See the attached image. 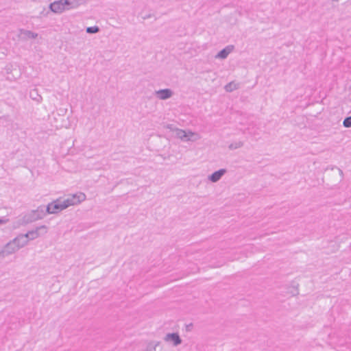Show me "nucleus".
Segmentation results:
<instances>
[{"label":"nucleus","instance_id":"f257e3e1","mask_svg":"<svg viewBox=\"0 0 351 351\" xmlns=\"http://www.w3.org/2000/svg\"><path fill=\"white\" fill-rule=\"evenodd\" d=\"M84 199L85 195L83 193L69 195L66 198H59L49 204L47 210L49 213H56L69 206L79 204Z\"/></svg>","mask_w":351,"mask_h":351},{"label":"nucleus","instance_id":"f03ea898","mask_svg":"<svg viewBox=\"0 0 351 351\" xmlns=\"http://www.w3.org/2000/svg\"><path fill=\"white\" fill-rule=\"evenodd\" d=\"M66 3L62 1H56L51 4L50 8L53 12L60 13L66 9Z\"/></svg>","mask_w":351,"mask_h":351},{"label":"nucleus","instance_id":"7ed1b4c3","mask_svg":"<svg viewBox=\"0 0 351 351\" xmlns=\"http://www.w3.org/2000/svg\"><path fill=\"white\" fill-rule=\"evenodd\" d=\"M157 95L159 97V98L162 99H165L171 97V93L169 90L165 89L158 91Z\"/></svg>","mask_w":351,"mask_h":351},{"label":"nucleus","instance_id":"20e7f679","mask_svg":"<svg viewBox=\"0 0 351 351\" xmlns=\"http://www.w3.org/2000/svg\"><path fill=\"white\" fill-rule=\"evenodd\" d=\"M233 49L232 46H228L226 49L221 50L217 55V57L220 58H225L232 51Z\"/></svg>","mask_w":351,"mask_h":351},{"label":"nucleus","instance_id":"39448f33","mask_svg":"<svg viewBox=\"0 0 351 351\" xmlns=\"http://www.w3.org/2000/svg\"><path fill=\"white\" fill-rule=\"evenodd\" d=\"M167 339L173 341L175 345H178L181 342L180 337L175 333L168 335L167 336Z\"/></svg>","mask_w":351,"mask_h":351},{"label":"nucleus","instance_id":"423d86ee","mask_svg":"<svg viewBox=\"0 0 351 351\" xmlns=\"http://www.w3.org/2000/svg\"><path fill=\"white\" fill-rule=\"evenodd\" d=\"M224 173V171L223 170H219L218 171H216L214 173H213L210 176V180L213 181V182H216L218 180L220 179V178L222 176V175Z\"/></svg>","mask_w":351,"mask_h":351},{"label":"nucleus","instance_id":"0eeeda50","mask_svg":"<svg viewBox=\"0 0 351 351\" xmlns=\"http://www.w3.org/2000/svg\"><path fill=\"white\" fill-rule=\"evenodd\" d=\"M178 136L180 138H190L189 136L186 134V132L185 131L180 130L178 133Z\"/></svg>","mask_w":351,"mask_h":351},{"label":"nucleus","instance_id":"6e6552de","mask_svg":"<svg viewBox=\"0 0 351 351\" xmlns=\"http://www.w3.org/2000/svg\"><path fill=\"white\" fill-rule=\"evenodd\" d=\"M99 31V29L96 26H94V27H89L86 29V32L88 33H90V34H93V33H96Z\"/></svg>","mask_w":351,"mask_h":351},{"label":"nucleus","instance_id":"1a4fd4ad","mask_svg":"<svg viewBox=\"0 0 351 351\" xmlns=\"http://www.w3.org/2000/svg\"><path fill=\"white\" fill-rule=\"evenodd\" d=\"M343 125L346 128L351 127V116L345 119Z\"/></svg>","mask_w":351,"mask_h":351},{"label":"nucleus","instance_id":"9d476101","mask_svg":"<svg viewBox=\"0 0 351 351\" xmlns=\"http://www.w3.org/2000/svg\"><path fill=\"white\" fill-rule=\"evenodd\" d=\"M236 88V84H233V83H230L229 84L228 86H226V88L228 91H231L234 88Z\"/></svg>","mask_w":351,"mask_h":351},{"label":"nucleus","instance_id":"9b49d317","mask_svg":"<svg viewBox=\"0 0 351 351\" xmlns=\"http://www.w3.org/2000/svg\"><path fill=\"white\" fill-rule=\"evenodd\" d=\"M189 134H190V136H192L193 135V133H190Z\"/></svg>","mask_w":351,"mask_h":351}]
</instances>
